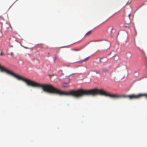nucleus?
I'll return each instance as SVG.
<instances>
[{
	"instance_id": "1",
	"label": "nucleus",
	"mask_w": 147,
	"mask_h": 147,
	"mask_svg": "<svg viewBox=\"0 0 147 147\" xmlns=\"http://www.w3.org/2000/svg\"><path fill=\"white\" fill-rule=\"evenodd\" d=\"M57 94L61 96H71L77 98L89 95H100L108 96L114 99L127 98L130 99H137L144 96H145L147 98V94H139L137 95L133 94L128 95H116L110 94L102 89L97 88L89 90L79 89L76 90H72L67 92L61 91L57 88Z\"/></svg>"
},
{
	"instance_id": "2",
	"label": "nucleus",
	"mask_w": 147,
	"mask_h": 147,
	"mask_svg": "<svg viewBox=\"0 0 147 147\" xmlns=\"http://www.w3.org/2000/svg\"><path fill=\"white\" fill-rule=\"evenodd\" d=\"M92 31V30H91L86 33L84 35V37L85 38L90 35L91 34Z\"/></svg>"
},
{
	"instance_id": "3",
	"label": "nucleus",
	"mask_w": 147,
	"mask_h": 147,
	"mask_svg": "<svg viewBox=\"0 0 147 147\" xmlns=\"http://www.w3.org/2000/svg\"><path fill=\"white\" fill-rule=\"evenodd\" d=\"M102 72L104 73H107L108 72V70L106 68H103L102 69Z\"/></svg>"
},
{
	"instance_id": "4",
	"label": "nucleus",
	"mask_w": 147,
	"mask_h": 147,
	"mask_svg": "<svg viewBox=\"0 0 147 147\" xmlns=\"http://www.w3.org/2000/svg\"><path fill=\"white\" fill-rule=\"evenodd\" d=\"M88 58H89V57H87V58H85L84 59L81 61V62H82L86 61H87V60H88Z\"/></svg>"
},
{
	"instance_id": "5",
	"label": "nucleus",
	"mask_w": 147,
	"mask_h": 147,
	"mask_svg": "<svg viewBox=\"0 0 147 147\" xmlns=\"http://www.w3.org/2000/svg\"><path fill=\"white\" fill-rule=\"evenodd\" d=\"M131 1H132V0H129L127 2L126 4L127 5V4H129L131 2Z\"/></svg>"
},
{
	"instance_id": "6",
	"label": "nucleus",
	"mask_w": 147,
	"mask_h": 147,
	"mask_svg": "<svg viewBox=\"0 0 147 147\" xmlns=\"http://www.w3.org/2000/svg\"><path fill=\"white\" fill-rule=\"evenodd\" d=\"M58 58V57L56 55L55 57H54V61H55V60H56V59H57Z\"/></svg>"
},
{
	"instance_id": "7",
	"label": "nucleus",
	"mask_w": 147,
	"mask_h": 147,
	"mask_svg": "<svg viewBox=\"0 0 147 147\" xmlns=\"http://www.w3.org/2000/svg\"><path fill=\"white\" fill-rule=\"evenodd\" d=\"M3 55L4 54H3V53L2 52V51L0 50V55Z\"/></svg>"
},
{
	"instance_id": "8",
	"label": "nucleus",
	"mask_w": 147,
	"mask_h": 147,
	"mask_svg": "<svg viewBox=\"0 0 147 147\" xmlns=\"http://www.w3.org/2000/svg\"><path fill=\"white\" fill-rule=\"evenodd\" d=\"M74 51H79L80 50V49H75L74 50Z\"/></svg>"
},
{
	"instance_id": "9",
	"label": "nucleus",
	"mask_w": 147,
	"mask_h": 147,
	"mask_svg": "<svg viewBox=\"0 0 147 147\" xmlns=\"http://www.w3.org/2000/svg\"><path fill=\"white\" fill-rule=\"evenodd\" d=\"M131 16V15L130 14H129L128 15V16H129V18H130V17Z\"/></svg>"
},
{
	"instance_id": "10",
	"label": "nucleus",
	"mask_w": 147,
	"mask_h": 147,
	"mask_svg": "<svg viewBox=\"0 0 147 147\" xmlns=\"http://www.w3.org/2000/svg\"><path fill=\"white\" fill-rule=\"evenodd\" d=\"M49 76L50 78H51L52 76H53V75H49Z\"/></svg>"
},
{
	"instance_id": "11",
	"label": "nucleus",
	"mask_w": 147,
	"mask_h": 147,
	"mask_svg": "<svg viewBox=\"0 0 147 147\" xmlns=\"http://www.w3.org/2000/svg\"><path fill=\"white\" fill-rule=\"evenodd\" d=\"M113 27H112L111 29V32H112V30H113Z\"/></svg>"
},
{
	"instance_id": "12",
	"label": "nucleus",
	"mask_w": 147,
	"mask_h": 147,
	"mask_svg": "<svg viewBox=\"0 0 147 147\" xmlns=\"http://www.w3.org/2000/svg\"><path fill=\"white\" fill-rule=\"evenodd\" d=\"M13 53H11V56H13Z\"/></svg>"
},
{
	"instance_id": "13",
	"label": "nucleus",
	"mask_w": 147,
	"mask_h": 147,
	"mask_svg": "<svg viewBox=\"0 0 147 147\" xmlns=\"http://www.w3.org/2000/svg\"><path fill=\"white\" fill-rule=\"evenodd\" d=\"M96 72L97 74H98V73L97 71H96Z\"/></svg>"
},
{
	"instance_id": "14",
	"label": "nucleus",
	"mask_w": 147,
	"mask_h": 147,
	"mask_svg": "<svg viewBox=\"0 0 147 147\" xmlns=\"http://www.w3.org/2000/svg\"><path fill=\"white\" fill-rule=\"evenodd\" d=\"M2 25L1 23H0V25Z\"/></svg>"
}]
</instances>
